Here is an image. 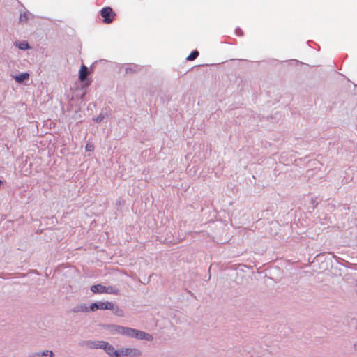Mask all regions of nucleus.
Returning a JSON list of instances; mask_svg holds the SVG:
<instances>
[{"mask_svg":"<svg viewBox=\"0 0 357 357\" xmlns=\"http://www.w3.org/2000/svg\"><path fill=\"white\" fill-rule=\"evenodd\" d=\"M28 20V15L26 13H23L20 15V22H26Z\"/></svg>","mask_w":357,"mask_h":357,"instance_id":"15","label":"nucleus"},{"mask_svg":"<svg viewBox=\"0 0 357 357\" xmlns=\"http://www.w3.org/2000/svg\"><path fill=\"white\" fill-rule=\"evenodd\" d=\"M88 345L90 348L93 349H103L104 346L107 345V342L105 341H95V342H91L88 343Z\"/></svg>","mask_w":357,"mask_h":357,"instance_id":"6","label":"nucleus"},{"mask_svg":"<svg viewBox=\"0 0 357 357\" xmlns=\"http://www.w3.org/2000/svg\"><path fill=\"white\" fill-rule=\"evenodd\" d=\"M114 305L112 302H97L92 303L90 306V311L94 312L98 310H113Z\"/></svg>","mask_w":357,"mask_h":357,"instance_id":"3","label":"nucleus"},{"mask_svg":"<svg viewBox=\"0 0 357 357\" xmlns=\"http://www.w3.org/2000/svg\"><path fill=\"white\" fill-rule=\"evenodd\" d=\"M199 56V52L197 50H195L192 52L190 55L187 57L188 61H193Z\"/></svg>","mask_w":357,"mask_h":357,"instance_id":"13","label":"nucleus"},{"mask_svg":"<svg viewBox=\"0 0 357 357\" xmlns=\"http://www.w3.org/2000/svg\"><path fill=\"white\" fill-rule=\"evenodd\" d=\"M105 286L94 284L91 287V291L94 294H105Z\"/></svg>","mask_w":357,"mask_h":357,"instance_id":"7","label":"nucleus"},{"mask_svg":"<svg viewBox=\"0 0 357 357\" xmlns=\"http://www.w3.org/2000/svg\"><path fill=\"white\" fill-rule=\"evenodd\" d=\"M85 149L86 151H93L94 150V146L91 144H87L86 145Z\"/></svg>","mask_w":357,"mask_h":357,"instance_id":"16","label":"nucleus"},{"mask_svg":"<svg viewBox=\"0 0 357 357\" xmlns=\"http://www.w3.org/2000/svg\"><path fill=\"white\" fill-rule=\"evenodd\" d=\"M355 347H356V349H357V344H355Z\"/></svg>","mask_w":357,"mask_h":357,"instance_id":"20","label":"nucleus"},{"mask_svg":"<svg viewBox=\"0 0 357 357\" xmlns=\"http://www.w3.org/2000/svg\"><path fill=\"white\" fill-rule=\"evenodd\" d=\"M103 349L105 350V351L111 356V357H119V349L116 350L114 349V347L110 344H109L108 342H107V345L104 346Z\"/></svg>","mask_w":357,"mask_h":357,"instance_id":"5","label":"nucleus"},{"mask_svg":"<svg viewBox=\"0 0 357 357\" xmlns=\"http://www.w3.org/2000/svg\"><path fill=\"white\" fill-rule=\"evenodd\" d=\"M114 331L117 333L125 335L127 336L134 337L138 339L142 340H152L153 337L152 335L146 333L143 331H138L136 329H133L131 328L128 327H123V326H115L114 327Z\"/></svg>","mask_w":357,"mask_h":357,"instance_id":"1","label":"nucleus"},{"mask_svg":"<svg viewBox=\"0 0 357 357\" xmlns=\"http://www.w3.org/2000/svg\"><path fill=\"white\" fill-rule=\"evenodd\" d=\"M88 74V68L86 66L82 65L79 72V78L82 82H84Z\"/></svg>","mask_w":357,"mask_h":357,"instance_id":"8","label":"nucleus"},{"mask_svg":"<svg viewBox=\"0 0 357 357\" xmlns=\"http://www.w3.org/2000/svg\"><path fill=\"white\" fill-rule=\"evenodd\" d=\"M105 294L118 295L119 294V290L114 287H105Z\"/></svg>","mask_w":357,"mask_h":357,"instance_id":"10","label":"nucleus"},{"mask_svg":"<svg viewBox=\"0 0 357 357\" xmlns=\"http://www.w3.org/2000/svg\"><path fill=\"white\" fill-rule=\"evenodd\" d=\"M121 310H119V308H116V313H119V314H121Z\"/></svg>","mask_w":357,"mask_h":357,"instance_id":"17","label":"nucleus"},{"mask_svg":"<svg viewBox=\"0 0 357 357\" xmlns=\"http://www.w3.org/2000/svg\"><path fill=\"white\" fill-rule=\"evenodd\" d=\"M100 15L103 18V22L105 24H110L114 20L116 13L113 10L111 7H105L100 10Z\"/></svg>","mask_w":357,"mask_h":357,"instance_id":"2","label":"nucleus"},{"mask_svg":"<svg viewBox=\"0 0 357 357\" xmlns=\"http://www.w3.org/2000/svg\"><path fill=\"white\" fill-rule=\"evenodd\" d=\"M18 47L20 49V50H26L29 48V44L26 41H23L22 43H20L18 44Z\"/></svg>","mask_w":357,"mask_h":357,"instance_id":"14","label":"nucleus"},{"mask_svg":"<svg viewBox=\"0 0 357 357\" xmlns=\"http://www.w3.org/2000/svg\"><path fill=\"white\" fill-rule=\"evenodd\" d=\"M97 120H98L99 121H101L100 118H98Z\"/></svg>","mask_w":357,"mask_h":357,"instance_id":"18","label":"nucleus"},{"mask_svg":"<svg viewBox=\"0 0 357 357\" xmlns=\"http://www.w3.org/2000/svg\"><path fill=\"white\" fill-rule=\"evenodd\" d=\"M90 311L89 307H87L85 305H81L76 307L75 312H89Z\"/></svg>","mask_w":357,"mask_h":357,"instance_id":"12","label":"nucleus"},{"mask_svg":"<svg viewBox=\"0 0 357 357\" xmlns=\"http://www.w3.org/2000/svg\"><path fill=\"white\" fill-rule=\"evenodd\" d=\"M29 78V74L28 73H23L14 77L15 80L17 83H22L24 80H27Z\"/></svg>","mask_w":357,"mask_h":357,"instance_id":"9","label":"nucleus"},{"mask_svg":"<svg viewBox=\"0 0 357 357\" xmlns=\"http://www.w3.org/2000/svg\"><path fill=\"white\" fill-rule=\"evenodd\" d=\"M52 354L53 353L52 351L47 350L42 353H36L33 354L32 357H52Z\"/></svg>","mask_w":357,"mask_h":357,"instance_id":"11","label":"nucleus"},{"mask_svg":"<svg viewBox=\"0 0 357 357\" xmlns=\"http://www.w3.org/2000/svg\"><path fill=\"white\" fill-rule=\"evenodd\" d=\"M141 355V351L137 348H123L119 349V357H137Z\"/></svg>","mask_w":357,"mask_h":357,"instance_id":"4","label":"nucleus"},{"mask_svg":"<svg viewBox=\"0 0 357 357\" xmlns=\"http://www.w3.org/2000/svg\"><path fill=\"white\" fill-rule=\"evenodd\" d=\"M97 120H98L99 121H101L100 118H98Z\"/></svg>","mask_w":357,"mask_h":357,"instance_id":"19","label":"nucleus"}]
</instances>
